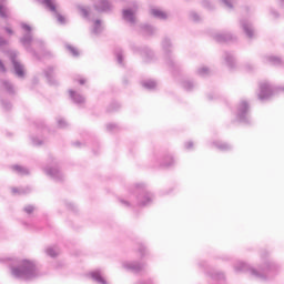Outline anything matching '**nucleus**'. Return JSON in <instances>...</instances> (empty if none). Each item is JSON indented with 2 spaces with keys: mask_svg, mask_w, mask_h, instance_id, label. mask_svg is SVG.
<instances>
[{
  "mask_svg": "<svg viewBox=\"0 0 284 284\" xmlns=\"http://www.w3.org/2000/svg\"><path fill=\"white\" fill-rule=\"evenodd\" d=\"M79 83H80V85H84V84H85V80L80 79V80H79Z\"/></svg>",
  "mask_w": 284,
  "mask_h": 284,
  "instance_id": "864d4df0",
  "label": "nucleus"
},
{
  "mask_svg": "<svg viewBox=\"0 0 284 284\" xmlns=\"http://www.w3.org/2000/svg\"><path fill=\"white\" fill-rule=\"evenodd\" d=\"M214 39L217 43H223L225 41H232V36L231 33H215Z\"/></svg>",
  "mask_w": 284,
  "mask_h": 284,
  "instance_id": "dca6fc26",
  "label": "nucleus"
},
{
  "mask_svg": "<svg viewBox=\"0 0 284 284\" xmlns=\"http://www.w3.org/2000/svg\"><path fill=\"white\" fill-rule=\"evenodd\" d=\"M120 203L122 205H124V207H130V202L125 201V200H120Z\"/></svg>",
  "mask_w": 284,
  "mask_h": 284,
  "instance_id": "49530a36",
  "label": "nucleus"
},
{
  "mask_svg": "<svg viewBox=\"0 0 284 284\" xmlns=\"http://www.w3.org/2000/svg\"><path fill=\"white\" fill-rule=\"evenodd\" d=\"M0 71L6 72V65L3 64V62L1 60H0Z\"/></svg>",
  "mask_w": 284,
  "mask_h": 284,
  "instance_id": "09e8293b",
  "label": "nucleus"
},
{
  "mask_svg": "<svg viewBox=\"0 0 284 284\" xmlns=\"http://www.w3.org/2000/svg\"><path fill=\"white\" fill-rule=\"evenodd\" d=\"M12 170L17 172V174H20V176H28V174H30V170L21 165H13Z\"/></svg>",
  "mask_w": 284,
  "mask_h": 284,
  "instance_id": "f3484780",
  "label": "nucleus"
},
{
  "mask_svg": "<svg viewBox=\"0 0 284 284\" xmlns=\"http://www.w3.org/2000/svg\"><path fill=\"white\" fill-rule=\"evenodd\" d=\"M185 148L186 150H192V148H194V142H186Z\"/></svg>",
  "mask_w": 284,
  "mask_h": 284,
  "instance_id": "c03bdc74",
  "label": "nucleus"
},
{
  "mask_svg": "<svg viewBox=\"0 0 284 284\" xmlns=\"http://www.w3.org/2000/svg\"><path fill=\"white\" fill-rule=\"evenodd\" d=\"M142 31H143L144 34H148V36L154 34V29L150 24H143L142 26Z\"/></svg>",
  "mask_w": 284,
  "mask_h": 284,
  "instance_id": "cd10ccee",
  "label": "nucleus"
},
{
  "mask_svg": "<svg viewBox=\"0 0 284 284\" xmlns=\"http://www.w3.org/2000/svg\"><path fill=\"white\" fill-rule=\"evenodd\" d=\"M211 278H214L215 281H223V278H225V275L223 273H214L211 274Z\"/></svg>",
  "mask_w": 284,
  "mask_h": 284,
  "instance_id": "c9c22d12",
  "label": "nucleus"
},
{
  "mask_svg": "<svg viewBox=\"0 0 284 284\" xmlns=\"http://www.w3.org/2000/svg\"><path fill=\"white\" fill-rule=\"evenodd\" d=\"M11 63L13 65L16 75L19 79H23V77H26V69H24L23 64H21V62H19V60H17V53H11Z\"/></svg>",
  "mask_w": 284,
  "mask_h": 284,
  "instance_id": "0eeeda50",
  "label": "nucleus"
},
{
  "mask_svg": "<svg viewBox=\"0 0 284 284\" xmlns=\"http://www.w3.org/2000/svg\"><path fill=\"white\" fill-rule=\"evenodd\" d=\"M234 270L235 272H248L254 278L267 281V278H272L278 272V265L273 262H265L258 268H254L245 264V262H236Z\"/></svg>",
  "mask_w": 284,
  "mask_h": 284,
  "instance_id": "f257e3e1",
  "label": "nucleus"
},
{
  "mask_svg": "<svg viewBox=\"0 0 284 284\" xmlns=\"http://www.w3.org/2000/svg\"><path fill=\"white\" fill-rule=\"evenodd\" d=\"M69 94L73 101V103H77V105H83L85 103V98L73 90H69Z\"/></svg>",
  "mask_w": 284,
  "mask_h": 284,
  "instance_id": "ddd939ff",
  "label": "nucleus"
},
{
  "mask_svg": "<svg viewBox=\"0 0 284 284\" xmlns=\"http://www.w3.org/2000/svg\"><path fill=\"white\" fill-rule=\"evenodd\" d=\"M8 12L9 10L7 9V7L3 4H0V17L2 19H8Z\"/></svg>",
  "mask_w": 284,
  "mask_h": 284,
  "instance_id": "2f4dec72",
  "label": "nucleus"
},
{
  "mask_svg": "<svg viewBox=\"0 0 284 284\" xmlns=\"http://www.w3.org/2000/svg\"><path fill=\"white\" fill-rule=\"evenodd\" d=\"M103 32V27L101 26V20H95L93 28H92V34H101Z\"/></svg>",
  "mask_w": 284,
  "mask_h": 284,
  "instance_id": "4be33fe9",
  "label": "nucleus"
},
{
  "mask_svg": "<svg viewBox=\"0 0 284 284\" xmlns=\"http://www.w3.org/2000/svg\"><path fill=\"white\" fill-rule=\"evenodd\" d=\"M90 276L98 284H108V281H105V278H103V276L101 275V271L100 270L91 272Z\"/></svg>",
  "mask_w": 284,
  "mask_h": 284,
  "instance_id": "4468645a",
  "label": "nucleus"
},
{
  "mask_svg": "<svg viewBox=\"0 0 284 284\" xmlns=\"http://www.w3.org/2000/svg\"><path fill=\"white\" fill-rule=\"evenodd\" d=\"M74 145L79 148V145H81V142H74Z\"/></svg>",
  "mask_w": 284,
  "mask_h": 284,
  "instance_id": "4d7b16f0",
  "label": "nucleus"
},
{
  "mask_svg": "<svg viewBox=\"0 0 284 284\" xmlns=\"http://www.w3.org/2000/svg\"><path fill=\"white\" fill-rule=\"evenodd\" d=\"M143 252H145V246L140 247V253L143 254Z\"/></svg>",
  "mask_w": 284,
  "mask_h": 284,
  "instance_id": "6e6d98bb",
  "label": "nucleus"
},
{
  "mask_svg": "<svg viewBox=\"0 0 284 284\" xmlns=\"http://www.w3.org/2000/svg\"><path fill=\"white\" fill-rule=\"evenodd\" d=\"M2 88L3 90H7L9 94H14V87L12 85V83H10V81H2Z\"/></svg>",
  "mask_w": 284,
  "mask_h": 284,
  "instance_id": "b1692460",
  "label": "nucleus"
},
{
  "mask_svg": "<svg viewBox=\"0 0 284 284\" xmlns=\"http://www.w3.org/2000/svg\"><path fill=\"white\" fill-rule=\"evenodd\" d=\"M116 61L120 65H123V51L118 50L115 52Z\"/></svg>",
  "mask_w": 284,
  "mask_h": 284,
  "instance_id": "f704fd0d",
  "label": "nucleus"
},
{
  "mask_svg": "<svg viewBox=\"0 0 284 284\" xmlns=\"http://www.w3.org/2000/svg\"><path fill=\"white\" fill-rule=\"evenodd\" d=\"M122 19L130 23V26H134L136 23V17H134V11L131 9H124L122 11Z\"/></svg>",
  "mask_w": 284,
  "mask_h": 284,
  "instance_id": "9b49d317",
  "label": "nucleus"
},
{
  "mask_svg": "<svg viewBox=\"0 0 284 284\" xmlns=\"http://www.w3.org/2000/svg\"><path fill=\"white\" fill-rule=\"evenodd\" d=\"M135 194H140V196L138 197V205L145 206L152 203V193L145 190V185L136 184Z\"/></svg>",
  "mask_w": 284,
  "mask_h": 284,
  "instance_id": "39448f33",
  "label": "nucleus"
},
{
  "mask_svg": "<svg viewBox=\"0 0 284 284\" xmlns=\"http://www.w3.org/2000/svg\"><path fill=\"white\" fill-rule=\"evenodd\" d=\"M151 14L155 17V19H168V13L165 11L159 10V9H152Z\"/></svg>",
  "mask_w": 284,
  "mask_h": 284,
  "instance_id": "6ab92c4d",
  "label": "nucleus"
},
{
  "mask_svg": "<svg viewBox=\"0 0 284 284\" xmlns=\"http://www.w3.org/2000/svg\"><path fill=\"white\" fill-rule=\"evenodd\" d=\"M190 17L192 21H201V17L196 12H191Z\"/></svg>",
  "mask_w": 284,
  "mask_h": 284,
  "instance_id": "4c0bfd02",
  "label": "nucleus"
},
{
  "mask_svg": "<svg viewBox=\"0 0 284 284\" xmlns=\"http://www.w3.org/2000/svg\"><path fill=\"white\" fill-rule=\"evenodd\" d=\"M2 108H3V110H11L12 104L10 102H2Z\"/></svg>",
  "mask_w": 284,
  "mask_h": 284,
  "instance_id": "a19ab883",
  "label": "nucleus"
},
{
  "mask_svg": "<svg viewBox=\"0 0 284 284\" xmlns=\"http://www.w3.org/2000/svg\"><path fill=\"white\" fill-rule=\"evenodd\" d=\"M78 10H80V12L84 19H88V17H90V12L88 11V9L85 7L78 6Z\"/></svg>",
  "mask_w": 284,
  "mask_h": 284,
  "instance_id": "473e14b6",
  "label": "nucleus"
},
{
  "mask_svg": "<svg viewBox=\"0 0 284 284\" xmlns=\"http://www.w3.org/2000/svg\"><path fill=\"white\" fill-rule=\"evenodd\" d=\"M11 274L16 278H22L23 281H32V278L41 276L37 265L28 260H23L18 267H11Z\"/></svg>",
  "mask_w": 284,
  "mask_h": 284,
  "instance_id": "f03ea898",
  "label": "nucleus"
},
{
  "mask_svg": "<svg viewBox=\"0 0 284 284\" xmlns=\"http://www.w3.org/2000/svg\"><path fill=\"white\" fill-rule=\"evenodd\" d=\"M58 126L59 128H68V122H65V120H63V119H59Z\"/></svg>",
  "mask_w": 284,
  "mask_h": 284,
  "instance_id": "58836bf2",
  "label": "nucleus"
},
{
  "mask_svg": "<svg viewBox=\"0 0 284 284\" xmlns=\"http://www.w3.org/2000/svg\"><path fill=\"white\" fill-rule=\"evenodd\" d=\"M11 192L13 194H28V192H30V187H21V189H17V187H13L11 189Z\"/></svg>",
  "mask_w": 284,
  "mask_h": 284,
  "instance_id": "bb28decb",
  "label": "nucleus"
},
{
  "mask_svg": "<svg viewBox=\"0 0 284 284\" xmlns=\"http://www.w3.org/2000/svg\"><path fill=\"white\" fill-rule=\"evenodd\" d=\"M236 119L241 123H250V103L246 101L240 102Z\"/></svg>",
  "mask_w": 284,
  "mask_h": 284,
  "instance_id": "423d86ee",
  "label": "nucleus"
},
{
  "mask_svg": "<svg viewBox=\"0 0 284 284\" xmlns=\"http://www.w3.org/2000/svg\"><path fill=\"white\" fill-rule=\"evenodd\" d=\"M44 77L48 79V82L51 85H57V80H54V68H47V70L44 71Z\"/></svg>",
  "mask_w": 284,
  "mask_h": 284,
  "instance_id": "2eb2a0df",
  "label": "nucleus"
},
{
  "mask_svg": "<svg viewBox=\"0 0 284 284\" xmlns=\"http://www.w3.org/2000/svg\"><path fill=\"white\" fill-rule=\"evenodd\" d=\"M162 48H163L165 54H170V52H172V42L170 41V39L165 38L162 41Z\"/></svg>",
  "mask_w": 284,
  "mask_h": 284,
  "instance_id": "412c9836",
  "label": "nucleus"
},
{
  "mask_svg": "<svg viewBox=\"0 0 284 284\" xmlns=\"http://www.w3.org/2000/svg\"><path fill=\"white\" fill-rule=\"evenodd\" d=\"M162 165L164 168H171V165H174V159L171 155L166 156Z\"/></svg>",
  "mask_w": 284,
  "mask_h": 284,
  "instance_id": "7c9ffc66",
  "label": "nucleus"
},
{
  "mask_svg": "<svg viewBox=\"0 0 284 284\" xmlns=\"http://www.w3.org/2000/svg\"><path fill=\"white\" fill-rule=\"evenodd\" d=\"M67 50H69V52L72 54V57H79V50H77V48L67 44Z\"/></svg>",
  "mask_w": 284,
  "mask_h": 284,
  "instance_id": "72a5a7b5",
  "label": "nucleus"
},
{
  "mask_svg": "<svg viewBox=\"0 0 284 284\" xmlns=\"http://www.w3.org/2000/svg\"><path fill=\"white\" fill-rule=\"evenodd\" d=\"M44 172L47 176L53 179V181H63V173L58 168H45Z\"/></svg>",
  "mask_w": 284,
  "mask_h": 284,
  "instance_id": "6e6552de",
  "label": "nucleus"
},
{
  "mask_svg": "<svg viewBox=\"0 0 284 284\" xmlns=\"http://www.w3.org/2000/svg\"><path fill=\"white\" fill-rule=\"evenodd\" d=\"M241 28L248 39L254 38V27H252L250 20H241Z\"/></svg>",
  "mask_w": 284,
  "mask_h": 284,
  "instance_id": "1a4fd4ad",
  "label": "nucleus"
},
{
  "mask_svg": "<svg viewBox=\"0 0 284 284\" xmlns=\"http://www.w3.org/2000/svg\"><path fill=\"white\" fill-rule=\"evenodd\" d=\"M182 88H184L187 92L194 88V83L190 80H184L182 82Z\"/></svg>",
  "mask_w": 284,
  "mask_h": 284,
  "instance_id": "c85d7f7f",
  "label": "nucleus"
},
{
  "mask_svg": "<svg viewBox=\"0 0 284 284\" xmlns=\"http://www.w3.org/2000/svg\"><path fill=\"white\" fill-rule=\"evenodd\" d=\"M199 77H209L210 69L207 67H202L197 70Z\"/></svg>",
  "mask_w": 284,
  "mask_h": 284,
  "instance_id": "c756f323",
  "label": "nucleus"
},
{
  "mask_svg": "<svg viewBox=\"0 0 284 284\" xmlns=\"http://www.w3.org/2000/svg\"><path fill=\"white\" fill-rule=\"evenodd\" d=\"M6 43H8V41L0 37V45H6Z\"/></svg>",
  "mask_w": 284,
  "mask_h": 284,
  "instance_id": "8fccbe9b",
  "label": "nucleus"
},
{
  "mask_svg": "<svg viewBox=\"0 0 284 284\" xmlns=\"http://www.w3.org/2000/svg\"><path fill=\"white\" fill-rule=\"evenodd\" d=\"M123 267L129 272H133V274H139V272L143 270V264H140L138 262H124Z\"/></svg>",
  "mask_w": 284,
  "mask_h": 284,
  "instance_id": "9d476101",
  "label": "nucleus"
},
{
  "mask_svg": "<svg viewBox=\"0 0 284 284\" xmlns=\"http://www.w3.org/2000/svg\"><path fill=\"white\" fill-rule=\"evenodd\" d=\"M222 3H224L225 8L229 10H232L234 6L232 4V0H222Z\"/></svg>",
  "mask_w": 284,
  "mask_h": 284,
  "instance_id": "e433bc0d",
  "label": "nucleus"
},
{
  "mask_svg": "<svg viewBox=\"0 0 284 284\" xmlns=\"http://www.w3.org/2000/svg\"><path fill=\"white\" fill-rule=\"evenodd\" d=\"M94 9L98 12H108V11L111 10V6H110V2L108 0H98L94 3Z\"/></svg>",
  "mask_w": 284,
  "mask_h": 284,
  "instance_id": "f8f14e48",
  "label": "nucleus"
},
{
  "mask_svg": "<svg viewBox=\"0 0 284 284\" xmlns=\"http://www.w3.org/2000/svg\"><path fill=\"white\" fill-rule=\"evenodd\" d=\"M265 60L267 61V63H271V65H281V63H283V60H281V58L274 55H267Z\"/></svg>",
  "mask_w": 284,
  "mask_h": 284,
  "instance_id": "aec40b11",
  "label": "nucleus"
},
{
  "mask_svg": "<svg viewBox=\"0 0 284 284\" xmlns=\"http://www.w3.org/2000/svg\"><path fill=\"white\" fill-rule=\"evenodd\" d=\"M21 28L27 33L22 38H20V43L23 45V48H26L27 52H30L33 57L38 59L39 57L37 55V51L32 49V42L38 48H43V40H39V39L34 40L32 36V27H30V24L22 22Z\"/></svg>",
  "mask_w": 284,
  "mask_h": 284,
  "instance_id": "7ed1b4c3",
  "label": "nucleus"
},
{
  "mask_svg": "<svg viewBox=\"0 0 284 284\" xmlns=\"http://www.w3.org/2000/svg\"><path fill=\"white\" fill-rule=\"evenodd\" d=\"M24 212L27 214H32L34 212V207L32 205H28L24 207Z\"/></svg>",
  "mask_w": 284,
  "mask_h": 284,
  "instance_id": "ea45409f",
  "label": "nucleus"
},
{
  "mask_svg": "<svg viewBox=\"0 0 284 284\" xmlns=\"http://www.w3.org/2000/svg\"><path fill=\"white\" fill-rule=\"evenodd\" d=\"M224 61L231 69L234 68V55L230 52L224 53Z\"/></svg>",
  "mask_w": 284,
  "mask_h": 284,
  "instance_id": "5701e85b",
  "label": "nucleus"
},
{
  "mask_svg": "<svg viewBox=\"0 0 284 284\" xmlns=\"http://www.w3.org/2000/svg\"><path fill=\"white\" fill-rule=\"evenodd\" d=\"M32 143H33V145H43V141H41V140H39L37 138L32 139Z\"/></svg>",
  "mask_w": 284,
  "mask_h": 284,
  "instance_id": "79ce46f5",
  "label": "nucleus"
},
{
  "mask_svg": "<svg viewBox=\"0 0 284 284\" xmlns=\"http://www.w3.org/2000/svg\"><path fill=\"white\" fill-rule=\"evenodd\" d=\"M4 30L8 34H14V31H12L11 28L6 27Z\"/></svg>",
  "mask_w": 284,
  "mask_h": 284,
  "instance_id": "de8ad7c7",
  "label": "nucleus"
},
{
  "mask_svg": "<svg viewBox=\"0 0 284 284\" xmlns=\"http://www.w3.org/2000/svg\"><path fill=\"white\" fill-rule=\"evenodd\" d=\"M272 14H273V17H274L275 19L278 18V12L272 11Z\"/></svg>",
  "mask_w": 284,
  "mask_h": 284,
  "instance_id": "603ef678",
  "label": "nucleus"
},
{
  "mask_svg": "<svg viewBox=\"0 0 284 284\" xmlns=\"http://www.w3.org/2000/svg\"><path fill=\"white\" fill-rule=\"evenodd\" d=\"M281 8H284V0H278Z\"/></svg>",
  "mask_w": 284,
  "mask_h": 284,
  "instance_id": "5fc2aeb1",
  "label": "nucleus"
},
{
  "mask_svg": "<svg viewBox=\"0 0 284 284\" xmlns=\"http://www.w3.org/2000/svg\"><path fill=\"white\" fill-rule=\"evenodd\" d=\"M213 145L217 148V150H221V152H227V150H232V145L221 141L213 142Z\"/></svg>",
  "mask_w": 284,
  "mask_h": 284,
  "instance_id": "a211bd4d",
  "label": "nucleus"
},
{
  "mask_svg": "<svg viewBox=\"0 0 284 284\" xmlns=\"http://www.w3.org/2000/svg\"><path fill=\"white\" fill-rule=\"evenodd\" d=\"M203 7L207 8L209 10H212V4H210L209 1H203Z\"/></svg>",
  "mask_w": 284,
  "mask_h": 284,
  "instance_id": "a18cd8bd",
  "label": "nucleus"
},
{
  "mask_svg": "<svg viewBox=\"0 0 284 284\" xmlns=\"http://www.w3.org/2000/svg\"><path fill=\"white\" fill-rule=\"evenodd\" d=\"M142 85L146 90H154V88H156V81H154V80H145V81L142 82Z\"/></svg>",
  "mask_w": 284,
  "mask_h": 284,
  "instance_id": "a878e982",
  "label": "nucleus"
},
{
  "mask_svg": "<svg viewBox=\"0 0 284 284\" xmlns=\"http://www.w3.org/2000/svg\"><path fill=\"white\" fill-rule=\"evenodd\" d=\"M168 63L169 65H174V61L171 58H169Z\"/></svg>",
  "mask_w": 284,
  "mask_h": 284,
  "instance_id": "3c124183",
  "label": "nucleus"
},
{
  "mask_svg": "<svg viewBox=\"0 0 284 284\" xmlns=\"http://www.w3.org/2000/svg\"><path fill=\"white\" fill-rule=\"evenodd\" d=\"M106 130H108L109 132H112L113 130H116V124H108V125H106Z\"/></svg>",
  "mask_w": 284,
  "mask_h": 284,
  "instance_id": "37998d69",
  "label": "nucleus"
},
{
  "mask_svg": "<svg viewBox=\"0 0 284 284\" xmlns=\"http://www.w3.org/2000/svg\"><path fill=\"white\" fill-rule=\"evenodd\" d=\"M276 92H284V87L272 88L270 83L262 82L260 84L258 99L260 101H267V99H270L271 97H274Z\"/></svg>",
  "mask_w": 284,
  "mask_h": 284,
  "instance_id": "20e7f679",
  "label": "nucleus"
},
{
  "mask_svg": "<svg viewBox=\"0 0 284 284\" xmlns=\"http://www.w3.org/2000/svg\"><path fill=\"white\" fill-rule=\"evenodd\" d=\"M45 254L47 256H51V258H54L59 256V248L50 246L45 250Z\"/></svg>",
  "mask_w": 284,
  "mask_h": 284,
  "instance_id": "393cba45",
  "label": "nucleus"
}]
</instances>
